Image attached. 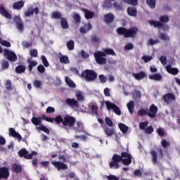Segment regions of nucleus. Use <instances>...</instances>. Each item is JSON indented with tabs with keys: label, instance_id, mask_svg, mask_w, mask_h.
<instances>
[{
	"label": "nucleus",
	"instance_id": "nucleus-1",
	"mask_svg": "<svg viewBox=\"0 0 180 180\" xmlns=\"http://www.w3.org/2000/svg\"><path fill=\"white\" fill-rule=\"evenodd\" d=\"M112 160L109 163L110 168L119 169L120 168L119 162H122L124 165H130L131 164V155L127 152H122L121 155L115 153L112 155Z\"/></svg>",
	"mask_w": 180,
	"mask_h": 180
},
{
	"label": "nucleus",
	"instance_id": "nucleus-2",
	"mask_svg": "<svg viewBox=\"0 0 180 180\" xmlns=\"http://www.w3.org/2000/svg\"><path fill=\"white\" fill-rule=\"evenodd\" d=\"M54 122H56V124L62 123L65 130H70V129H72L75 126L77 119L70 115H66L63 118L61 115H58L55 117Z\"/></svg>",
	"mask_w": 180,
	"mask_h": 180
},
{
	"label": "nucleus",
	"instance_id": "nucleus-3",
	"mask_svg": "<svg viewBox=\"0 0 180 180\" xmlns=\"http://www.w3.org/2000/svg\"><path fill=\"white\" fill-rule=\"evenodd\" d=\"M116 32L119 36H123L125 39H129V37L134 38L136 34H137V32H139V28L137 27H132L127 29L124 27H119Z\"/></svg>",
	"mask_w": 180,
	"mask_h": 180
},
{
	"label": "nucleus",
	"instance_id": "nucleus-4",
	"mask_svg": "<svg viewBox=\"0 0 180 180\" xmlns=\"http://www.w3.org/2000/svg\"><path fill=\"white\" fill-rule=\"evenodd\" d=\"M79 77L82 79H85L86 82H94L98 78V73L94 70L86 69L82 72Z\"/></svg>",
	"mask_w": 180,
	"mask_h": 180
},
{
	"label": "nucleus",
	"instance_id": "nucleus-5",
	"mask_svg": "<svg viewBox=\"0 0 180 180\" xmlns=\"http://www.w3.org/2000/svg\"><path fill=\"white\" fill-rule=\"evenodd\" d=\"M160 21L149 20V23L153 27H158V29H165V25L164 23H168L169 22V17L168 15H161L159 18Z\"/></svg>",
	"mask_w": 180,
	"mask_h": 180
},
{
	"label": "nucleus",
	"instance_id": "nucleus-6",
	"mask_svg": "<svg viewBox=\"0 0 180 180\" xmlns=\"http://www.w3.org/2000/svg\"><path fill=\"white\" fill-rule=\"evenodd\" d=\"M124 2L128 5H131L132 6H137V5H139L138 0H124ZM146 4L149 6L150 9H154L157 4V0H146Z\"/></svg>",
	"mask_w": 180,
	"mask_h": 180
},
{
	"label": "nucleus",
	"instance_id": "nucleus-7",
	"mask_svg": "<svg viewBox=\"0 0 180 180\" xmlns=\"http://www.w3.org/2000/svg\"><path fill=\"white\" fill-rule=\"evenodd\" d=\"M94 56L97 64H99L100 65L106 64V58H105L106 56L103 52L96 51L94 53Z\"/></svg>",
	"mask_w": 180,
	"mask_h": 180
},
{
	"label": "nucleus",
	"instance_id": "nucleus-8",
	"mask_svg": "<svg viewBox=\"0 0 180 180\" xmlns=\"http://www.w3.org/2000/svg\"><path fill=\"white\" fill-rule=\"evenodd\" d=\"M4 56L11 63H16L18 61V56L15 52L5 49L4 50Z\"/></svg>",
	"mask_w": 180,
	"mask_h": 180
},
{
	"label": "nucleus",
	"instance_id": "nucleus-9",
	"mask_svg": "<svg viewBox=\"0 0 180 180\" xmlns=\"http://www.w3.org/2000/svg\"><path fill=\"white\" fill-rule=\"evenodd\" d=\"M39 12L40 10L39 9V7L33 8V6H30L27 11L24 12V15L25 18H29V16H33L34 13L39 15Z\"/></svg>",
	"mask_w": 180,
	"mask_h": 180
},
{
	"label": "nucleus",
	"instance_id": "nucleus-10",
	"mask_svg": "<svg viewBox=\"0 0 180 180\" xmlns=\"http://www.w3.org/2000/svg\"><path fill=\"white\" fill-rule=\"evenodd\" d=\"M51 164L58 169V171H65V169H68V165L64 163V162L61 161H52Z\"/></svg>",
	"mask_w": 180,
	"mask_h": 180
},
{
	"label": "nucleus",
	"instance_id": "nucleus-11",
	"mask_svg": "<svg viewBox=\"0 0 180 180\" xmlns=\"http://www.w3.org/2000/svg\"><path fill=\"white\" fill-rule=\"evenodd\" d=\"M162 99L165 103L169 105V103H172V102L176 101V97H175V94L172 93H167L163 95Z\"/></svg>",
	"mask_w": 180,
	"mask_h": 180
},
{
	"label": "nucleus",
	"instance_id": "nucleus-12",
	"mask_svg": "<svg viewBox=\"0 0 180 180\" xmlns=\"http://www.w3.org/2000/svg\"><path fill=\"white\" fill-rule=\"evenodd\" d=\"M157 112H158V108L154 104L150 105L149 111H148V117L154 119L157 116Z\"/></svg>",
	"mask_w": 180,
	"mask_h": 180
},
{
	"label": "nucleus",
	"instance_id": "nucleus-13",
	"mask_svg": "<svg viewBox=\"0 0 180 180\" xmlns=\"http://www.w3.org/2000/svg\"><path fill=\"white\" fill-rule=\"evenodd\" d=\"M9 178V169L6 167H0V179H8Z\"/></svg>",
	"mask_w": 180,
	"mask_h": 180
},
{
	"label": "nucleus",
	"instance_id": "nucleus-14",
	"mask_svg": "<svg viewBox=\"0 0 180 180\" xmlns=\"http://www.w3.org/2000/svg\"><path fill=\"white\" fill-rule=\"evenodd\" d=\"M80 11H82V12H84V18L87 20H89V19H94V18L95 17V13H94V11H89L84 8H80Z\"/></svg>",
	"mask_w": 180,
	"mask_h": 180
},
{
	"label": "nucleus",
	"instance_id": "nucleus-15",
	"mask_svg": "<svg viewBox=\"0 0 180 180\" xmlns=\"http://www.w3.org/2000/svg\"><path fill=\"white\" fill-rule=\"evenodd\" d=\"M14 21L18 30L20 32H23V30H25V27L23 25V21H22V18H20V16H15L14 18Z\"/></svg>",
	"mask_w": 180,
	"mask_h": 180
},
{
	"label": "nucleus",
	"instance_id": "nucleus-16",
	"mask_svg": "<svg viewBox=\"0 0 180 180\" xmlns=\"http://www.w3.org/2000/svg\"><path fill=\"white\" fill-rule=\"evenodd\" d=\"M65 103L68 106H70V108H78V106H79L78 101L75 100V98H67L65 100Z\"/></svg>",
	"mask_w": 180,
	"mask_h": 180
},
{
	"label": "nucleus",
	"instance_id": "nucleus-17",
	"mask_svg": "<svg viewBox=\"0 0 180 180\" xmlns=\"http://www.w3.org/2000/svg\"><path fill=\"white\" fill-rule=\"evenodd\" d=\"M92 30V25L91 24V22H89V23L84 24L83 27H81L79 28V32L82 34H85L88 33L89 30Z\"/></svg>",
	"mask_w": 180,
	"mask_h": 180
},
{
	"label": "nucleus",
	"instance_id": "nucleus-18",
	"mask_svg": "<svg viewBox=\"0 0 180 180\" xmlns=\"http://www.w3.org/2000/svg\"><path fill=\"white\" fill-rule=\"evenodd\" d=\"M8 134L11 137L18 139V141H21L22 140V136H20V134L16 132V131L13 128H9Z\"/></svg>",
	"mask_w": 180,
	"mask_h": 180
},
{
	"label": "nucleus",
	"instance_id": "nucleus-19",
	"mask_svg": "<svg viewBox=\"0 0 180 180\" xmlns=\"http://www.w3.org/2000/svg\"><path fill=\"white\" fill-rule=\"evenodd\" d=\"M20 158H25V160H29L30 158V155H29V151L26 148L20 149L18 153Z\"/></svg>",
	"mask_w": 180,
	"mask_h": 180
},
{
	"label": "nucleus",
	"instance_id": "nucleus-20",
	"mask_svg": "<svg viewBox=\"0 0 180 180\" xmlns=\"http://www.w3.org/2000/svg\"><path fill=\"white\" fill-rule=\"evenodd\" d=\"M166 71L169 74H172V75H178V74L179 73V70H178V68H172L171 65H167L166 66Z\"/></svg>",
	"mask_w": 180,
	"mask_h": 180
},
{
	"label": "nucleus",
	"instance_id": "nucleus-21",
	"mask_svg": "<svg viewBox=\"0 0 180 180\" xmlns=\"http://www.w3.org/2000/svg\"><path fill=\"white\" fill-rule=\"evenodd\" d=\"M115 20V15L112 13H108L104 15V22L107 24L112 23Z\"/></svg>",
	"mask_w": 180,
	"mask_h": 180
},
{
	"label": "nucleus",
	"instance_id": "nucleus-22",
	"mask_svg": "<svg viewBox=\"0 0 180 180\" xmlns=\"http://www.w3.org/2000/svg\"><path fill=\"white\" fill-rule=\"evenodd\" d=\"M0 13L2 15V16H4V18H6V19H12V15L9 12L5 9V7L4 6H0Z\"/></svg>",
	"mask_w": 180,
	"mask_h": 180
},
{
	"label": "nucleus",
	"instance_id": "nucleus-23",
	"mask_svg": "<svg viewBox=\"0 0 180 180\" xmlns=\"http://www.w3.org/2000/svg\"><path fill=\"white\" fill-rule=\"evenodd\" d=\"M132 75L135 78V79H137L138 81L143 79V78H147V75L143 71L139 73H133Z\"/></svg>",
	"mask_w": 180,
	"mask_h": 180
},
{
	"label": "nucleus",
	"instance_id": "nucleus-24",
	"mask_svg": "<svg viewBox=\"0 0 180 180\" xmlns=\"http://www.w3.org/2000/svg\"><path fill=\"white\" fill-rule=\"evenodd\" d=\"M23 6H25V1H17L13 5V9H16L17 11H20Z\"/></svg>",
	"mask_w": 180,
	"mask_h": 180
},
{
	"label": "nucleus",
	"instance_id": "nucleus-25",
	"mask_svg": "<svg viewBox=\"0 0 180 180\" xmlns=\"http://www.w3.org/2000/svg\"><path fill=\"white\" fill-rule=\"evenodd\" d=\"M152 157V162L154 165L158 163V155L155 150H152L150 152Z\"/></svg>",
	"mask_w": 180,
	"mask_h": 180
},
{
	"label": "nucleus",
	"instance_id": "nucleus-26",
	"mask_svg": "<svg viewBox=\"0 0 180 180\" xmlns=\"http://www.w3.org/2000/svg\"><path fill=\"white\" fill-rule=\"evenodd\" d=\"M26 71V66L23 65H19L17 67H15V72L16 74H23V72H25Z\"/></svg>",
	"mask_w": 180,
	"mask_h": 180
},
{
	"label": "nucleus",
	"instance_id": "nucleus-27",
	"mask_svg": "<svg viewBox=\"0 0 180 180\" xmlns=\"http://www.w3.org/2000/svg\"><path fill=\"white\" fill-rule=\"evenodd\" d=\"M127 13L129 16L136 18V16H137V9L133 7H129L127 8Z\"/></svg>",
	"mask_w": 180,
	"mask_h": 180
},
{
	"label": "nucleus",
	"instance_id": "nucleus-28",
	"mask_svg": "<svg viewBox=\"0 0 180 180\" xmlns=\"http://www.w3.org/2000/svg\"><path fill=\"white\" fill-rule=\"evenodd\" d=\"M41 117H33L31 119V122L34 124V126H40V124H41Z\"/></svg>",
	"mask_w": 180,
	"mask_h": 180
},
{
	"label": "nucleus",
	"instance_id": "nucleus-29",
	"mask_svg": "<svg viewBox=\"0 0 180 180\" xmlns=\"http://www.w3.org/2000/svg\"><path fill=\"white\" fill-rule=\"evenodd\" d=\"M118 127L120 129V131H122V133H123V134H126V133H127V131H129V127H127L126 124H124L123 123H119Z\"/></svg>",
	"mask_w": 180,
	"mask_h": 180
},
{
	"label": "nucleus",
	"instance_id": "nucleus-30",
	"mask_svg": "<svg viewBox=\"0 0 180 180\" xmlns=\"http://www.w3.org/2000/svg\"><path fill=\"white\" fill-rule=\"evenodd\" d=\"M72 19H74L76 25H79V23H81V15H79L78 13H73Z\"/></svg>",
	"mask_w": 180,
	"mask_h": 180
},
{
	"label": "nucleus",
	"instance_id": "nucleus-31",
	"mask_svg": "<svg viewBox=\"0 0 180 180\" xmlns=\"http://www.w3.org/2000/svg\"><path fill=\"white\" fill-rule=\"evenodd\" d=\"M127 106L129 113H131V115H133L134 112V101H129V103H127Z\"/></svg>",
	"mask_w": 180,
	"mask_h": 180
},
{
	"label": "nucleus",
	"instance_id": "nucleus-32",
	"mask_svg": "<svg viewBox=\"0 0 180 180\" xmlns=\"http://www.w3.org/2000/svg\"><path fill=\"white\" fill-rule=\"evenodd\" d=\"M12 170L16 174H20L22 172V167L16 163L12 165Z\"/></svg>",
	"mask_w": 180,
	"mask_h": 180
},
{
	"label": "nucleus",
	"instance_id": "nucleus-33",
	"mask_svg": "<svg viewBox=\"0 0 180 180\" xmlns=\"http://www.w3.org/2000/svg\"><path fill=\"white\" fill-rule=\"evenodd\" d=\"M102 53L105 54V57L106 56H116V53H115V51L109 48L105 49L103 51H102Z\"/></svg>",
	"mask_w": 180,
	"mask_h": 180
},
{
	"label": "nucleus",
	"instance_id": "nucleus-34",
	"mask_svg": "<svg viewBox=\"0 0 180 180\" xmlns=\"http://www.w3.org/2000/svg\"><path fill=\"white\" fill-rule=\"evenodd\" d=\"M60 25L63 29H68V27H70L67 18H60Z\"/></svg>",
	"mask_w": 180,
	"mask_h": 180
},
{
	"label": "nucleus",
	"instance_id": "nucleus-35",
	"mask_svg": "<svg viewBox=\"0 0 180 180\" xmlns=\"http://www.w3.org/2000/svg\"><path fill=\"white\" fill-rule=\"evenodd\" d=\"M105 133L107 137H112V136L115 134V129H113V128L106 127L105 130Z\"/></svg>",
	"mask_w": 180,
	"mask_h": 180
},
{
	"label": "nucleus",
	"instance_id": "nucleus-36",
	"mask_svg": "<svg viewBox=\"0 0 180 180\" xmlns=\"http://www.w3.org/2000/svg\"><path fill=\"white\" fill-rule=\"evenodd\" d=\"M149 79L153 81H161L162 79V76L160 74H155L149 76Z\"/></svg>",
	"mask_w": 180,
	"mask_h": 180
},
{
	"label": "nucleus",
	"instance_id": "nucleus-37",
	"mask_svg": "<svg viewBox=\"0 0 180 180\" xmlns=\"http://www.w3.org/2000/svg\"><path fill=\"white\" fill-rule=\"evenodd\" d=\"M65 81L66 84H68V86H70V88H75V86H77L75 83H74L72 81V79L70 77H68V76L65 77Z\"/></svg>",
	"mask_w": 180,
	"mask_h": 180
},
{
	"label": "nucleus",
	"instance_id": "nucleus-38",
	"mask_svg": "<svg viewBox=\"0 0 180 180\" xmlns=\"http://www.w3.org/2000/svg\"><path fill=\"white\" fill-rule=\"evenodd\" d=\"M27 63H29L28 68L30 72H32V71H33V67H36V65H37V62L34 60H28Z\"/></svg>",
	"mask_w": 180,
	"mask_h": 180
},
{
	"label": "nucleus",
	"instance_id": "nucleus-39",
	"mask_svg": "<svg viewBox=\"0 0 180 180\" xmlns=\"http://www.w3.org/2000/svg\"><path fill=\"white\" fill-rule=\"evenodd\" d=\"M77 127L74 126V127H72V130H74L75 131H79L80 130H82V129L84 127V125L82 124V122L78 121L76 122Z\"/></svg>",
	"mask_w": 180,
	"mask_h": 180
},
{
	"label": "nucleus",
	"instance_id": "nucleus-40",
	"mask_svg": "<svg viewBox=\"0 0 180 180\" xmlns=\"http://www.w3.org/2000/svg\"><path fill=\"white\" fill-rule=\"evenodd\" d=\"M60 62L63 64H69L70 60L68 59V56L60 54L59 58Z\"/></svg>",
	"mask_w": 180,
	"mask_h": 180
},
{
	"label": "nucleus",
	"instance_id": "nucleus-41",
	"mask_svg": "<svg viewBox=\"0 0 180 180\" xmlns=\"http://www.w3.org/2000/svg\"><path fill=\"white\" fill-rule=\"evenodd\" d=\"M105 106H106V109L108 110H113V109L115 108V106L116 105V104L111 103L110 101H105Z\"/></svg>",
	"mask_w": 180,
	"mask_h": 180
},
{
	"label": "nucleus",
	"instance_id": "nucleus-42",
	"mask_svg": "<svg viewBox=\"0 0 180 180\" xmlns=\"http://www.w3.org/2000/svg\"><path fill=\"white\" fill-rule=\"evenodd\" d=\"M76 98L77 99V101H79V102H84V101H85V97L81 91H79L76 94Z\"/></svg>",
	"mask_w": 180,
	"mask_h": 180
},
{
	"label": "nucleus",
	"instance_id": "nucleus-43",
	"mask_svg": "<svg viewBox=\"0 0 180 180\" xmlns=\"http://www.w3.org/2000/svg\"><path fill=\"white\" fill-rule=\"evenodd\" d=\"M38 130H41V131L46 133V134H50V129L43 124L38 127Z\"/></svg>",
	"mask_w": 180,
	"mask_h": 180
},
{
	"label": "nucleus",
	"instance_id": "nucleus-44",
	"mask_svg": "<svg viewBox=\"0 0 180 180\" xmlns=\"http://www.w3.org/2000/svg\"><path fill=\"white\" fill-rule=\"evenodd\" d=\"M41 119L42 120H46V122H49V123H54V119L56 118H52L51 117H47L43 115H41Z\"/></svg>",
	"mask_w": 180,
	"mask_h": 180
},
{
	"label": "nucleus",
	"instance_id": "nucleus-45",
	"mask_svg": "<svg viewBox=\"0 0 180 180\" xmlns=\"http://www.w3.org/2000/svg\"><path fill=\"white\" fill-rule=\"evenodd\" d=\"M74 40L71 39L69 41L67 42V47L68 49V50L72 51L74 50Z\"/></svg>",
	"mask_w": 180,
	"mask_h": 180
},
{
	"label": "nucleus",
	"instance_id": "nucleus-46",
	"mask_svg": "<svg viewBox=\"0 0 180 180\" xmlns=\"http://www.w3.org/2000/svg\"><path fill=\"white\" fill-rule=\"evenodd\" d=\"M148 109L144 110V109H141L139 110H138V116H146V115H148Z\"/></svg>",
	"mask_w": 180,
	"mask_h": 180
},
{
	"label": "nucleus",
	"instance_id": "nucleus-47",
	"mask_svg": "<svg viewBox=\"0 0 180 180\" xmlns=\"http://www.w3.org/2000/svg\"><path fill=\"white\" fill-rule=\"evenodd\" d=\"M53 19H61V13L58 11H54L52 13Z\"/></svg>",
	"mask_w": 180,
	"mask_h": 180
},
{
	"label": "nucleus",
	"instance_id": "nucleus-48",
	"mask_svg": "<svg viewBox=\"0 0 180 180\" xmlns=\"http://www.w3.org/2000/svg\"><path fill=\"white\" fill-rule=\"evenodd\" d=\"M161 145L163 147V148H167V147H169V146H171V143H169V141H167L165 139H162L161 141Z\"/></svg>",
	"mask_w": 180,
	"mask_h": 180
},
{
	"label": "nucleus",
	"instance_id": "nucleus-49",
	"mask_svg": "<svg viewBox=\"0 0 180 180\" xmlns=\"http://www.w3.org/2000/svg\"><path fill=\"white\" fill-rule=\"evenodd\" d=\"M160 39L161 40H164L165 41H169V37H168V35H167V34H165V33H161L160 34Z\"/></svg>",
	"mask_w": 180,
	"mask_h": 180
},
{
	"label": "nucleus",
	"instance_id": "nucleus-50",
	"mask_svg": "<svg viewBox=\"0 0 180 180\" xmlns=\"http://www.w3.org/2000/svg\"><path fill=\"white\" fill-rule=\"evenodd\" d=\"M1 68L3 70H8V68H9V62H8V60H4L1 64Z\"/></svg>",
	"mask_w": 180,
	"mask_h": 180
},
{
	"label": "nucleus",
	"instance_id": "nucleus-51",
	"mask_svg": "<svg viewBox=\"0 0 180 180\" xmlns=\"http://www.w3.org/2000/svg\"><path fill=\"white\" fill-rule=\"evenodd\" d=\"M41 58L42 60V63H43L44 67L47 68L50 65V63H49V60H47V58H46V56H41Z\"/></svg>",
	"mask_w": 180,
	"mask_h": 180
},
{
	"label": "nucleus",
	"instance_id": "nucleus-52",
	"mask_svg": "<svg viewBox=\"0 0 180 180\" xmlns=\"http://www.w3.org/2000/svg\"><path fill=\"white\" fill-rule=\"evenodd\" d=\"M112 111H114L115 114L117 115L118 116H120V115H122V111L120 110V108L116 105L114 107V109H112Z\"/></svg>",
	"mask_w": 180,
	"mask_h": 180
},
{
	"label": "nucleus",
	"instance_id": "nucleus-53",
	"mask_svg": "<svg viewBox=\"0 0 180 180\" xmlns=\"http://www.w3.org/2000/svg\"><path fill=\"white\" fill-rule=\"evenodd\" d=\"M6 89H7V91H12V82H11V80H6Z\"/></svg>",
	"mask_w": 180,
	"mask_h": 180
},
{
	"label": "nucleus",
	"instance_id": "nucleus-54",
	"mask_svg": "<svg viewBox=\"0 0 180 180\" xmlns=\"http://www.w3.org/2000/svg\"><path fill=\"white\" fill-rule=\"evenodd\" d=\"M98 78L101 84H105L108 81L106 76H105L104 75H99Z\"/></svg>",
	"mask_w": 180,
	"mask_h": 180
},
{
	"label": "nucleus",
	"instance_id": "nucleus-55",
	"mask_svg": "<svg viewBox=\"0 0 180 180\" xmlns=\"http://www.w3.org/2000/svg\"><path fill=\"white\" fill-rule=\"evenodd\" d=\"M153 131H154V128L153 127V126H149L146 129H145V133L146 134H151Z\"/></svg>",
	"mask_w": 180,
	"mask_h": 180
},
{
	"label": "nucleus",
	"instance_id": "nucleus-56",
	"mask_svg": "<svg viewBox=\"0 0 180 180\" xmlns=\"http://www.w3.org/2000/svg\"><path fill=\"white\" fill-rule=\"evenodd\" d=\"M91 112L95 115L96 116H98V106L96 105H91Z\"/></svg>",
	"mask_w": 180,
	"mask_h": 180
},
{
	"label": "nucleus",
	"instance_id": "nucleus-57",
	"mask_svg": "<svg viewBox=\"0 0 180 180\" xmlns=\"http://www.w3.org/2000/svg\"><path fill=\"white\" fill-rule=\"evenodd\" d=\"M31 57H37L39 56V52L37 51V49H32L30 51Z\"/></svg>",
	"mask_w": 180,
	"mask_h": 180
},
{
	"label": "nucleus",
	"instance_id": "nucleus-58",
	"mask_svg": "<svg viewBox=\"0 0 180 180\" xmlns=\"http://www.w3.org/2000/svg\"><path fill=\"white\" fill-rule=\"evenodd\" d=\"M105 123L109 126V127H112L113 126V122L109 117H105Z\"/></svg>",
	"mask_w": 180,
	"mask_h": 180
},
{
	"label": "nucleus",
	"instance_id": "nucleus-59",
	"mask_svg": "<svg viewBox=\"0 0 180 180\" xmlns=\"http://www.w3.org/2000/svg\"><path fill=\"white\" fill-rule=\"evenodd\" d=\"M141 58L145 63H148L151 61L153 56H143Z\"/></svg>",
	"mask_w": 180,
	"mask_h": 180
},
{
	"label": "nucleus",
	"instance_id": "nucleus-60",
	"mask_svg": "<svg viewBox=\"0 0 180 180\" xmlns=\"http://www.w3.org/2000/svg\"><path fill=\"white\" fill-rule=\"evenodd\" d=\"M160 61L162 65H166L167 64V56H162L160 58Z\"/></svg>",
	"mask_w": 180,
	"mask_h": 180
},
{
	"label": "nucleus",
	"instance_id": "nucleus-61",
	"mask_svg": "<svg viewBox=\"0 0 180 180\" xmlns=\"http://www.w3.org/2000/svg\"><path fill=\"white\" fill-rule=\"evenodd\" d=\"M157 133L158 136H165V131L162 128H159L157 129Z\"/></svg>",
	"mask_w": 180,
	"mask_h": 180
},
{
	"label": "nucleus",
	"instance_id": "nucleus-62",
	"mask_svg": "<svg viewBox=\"0 0 180 180\" xmlns=\"http://www.w3.org/2000/svg\"><path fill=\"white\" fill-rule=\"evenodd\" d=\"M34 86H35V88H41V82L40 80H35L34 82Z\"/></svg>",
	"mask_w": 180,
	"mask_h": 180
},
{
	"label": "nucleus",
	"instance_id": "nucleus-63",
	"mask_svg": "<svg viewBox=\"0 0 180 180\" xmlns=\"http://www.w3.org/2000/svg\"><path fill=\"white\" fill-rule=\"evenodd\" d=\"M56 112V109L53 107H48L46 110V113H54Z\"/></svg>",
	"mask_w": 180,
	"mask_h": 180
},
{
	"label": "nucleus",
	"instance_id": "nucleus-64",
	"mask_svg": "<svg viewBox=\"0 0 180 180\" xmlns=\"http://www.w3.org/2000/svg\"><path fill=\"white\" fill-rule=\"evenodd\" d=\"M108 180H119L118 177L115 175H109L107 176Z\"/></svg>",
	"mask_w": 180,
	"mask_h": 180
}]
</instances>
